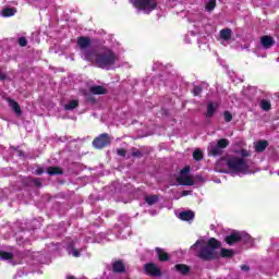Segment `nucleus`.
<instances>
[{"mask_svg": "<svg viewBox=\"0 0 279 279\" xmlns=\"http://www.w3.org/2000/svg\"><path fill=\"white\" fill-rule=\"evenodd\" d=\"M144 270L148 276H155L158 277L160 276V268H158V266H156V264H146L144 266Z\"/></svg>", "mask_w": 279, "mask_h": 279, "instance_id": "11", "label": "nucleus"}, {"mask_svg": "<svg viewBox=\"0 0 279 279\" xmlns=\"http://www.w3.org/2000/svg\"><path fill=\"white\" fill-rule=\"evenodd\" d=\"M179 219H181V221H193V219H195V213L187 210V211H181L178 215Z\"/></svg>", "mask_w": 279, "mask_h": 279, "instance_id": "13", "label": "nucleus"}, {"mask_svg": "<svg viewBox=\"0 0 279 279\" xmlns=\"http://www.w3.org/2000/svg\"><path fill=\"white\" fill-rule=\"evenodd\" d=\"M269 144L267 143V141H259L255 144V150L260 153V151H265V149H267V146Z\"/></svg>", "mask_w": 279, "mask_h": 279, "instance_id": "17", "label": "nucleus"}, {"mask_svg": "<svg viewBox=\"0 0 279 279\" xmlns=\"http://www.w3.org/2000/svg\"><path fill=\"white\" fill-rule=\"evenodd\" d=\"M118 156H125V149L120 148L117 150Z\"/></svg>", "mask_w": 279, "mask_h": 279, "instance_id": "34", "label": "nucleus"}, {"mask_svg": "<svg viewBox=\"0 0 279 279\" xmlns=\"http://www.w3.org/2000/svg\"><path fill=\"white\" fill-rule=\"evenodd\" d=\"M47 173L49 175H60V173H62V170L60 168L50 167L47 169Z\"/></svg>", "mask_w": 279, "mask_h": 279, "instance_id": "26", "label": "nucleus"}, {"mask_svg": "<svg viewBox=\"0 0 279 279\" xmlns=\"http://www.w3.org/2000/svg\"><path fill=\"white\" fill-rule=\"evenodd\" d=\"M175 269H177V271H179L180 274H183V275H186V274H189V271H191L189 266H186L184 264L175 265Z\"/></svg>", "mask_w": 279, "mask_h": 279, "instance_id": "23", "label": "nucleus"}, {"mask_svg": "<svg viewBox=\"0 0 279 279\" xmlns=\"http://www.w3.org/2000/svg\"><path fill=\"white\" fill-rule=\"evenodd\" d=\"M230 145L227 138L219 140L218 143L211 142L207 148L209 156H221L226 147Z\"/></svg>", "mask_w": 279, "mask_h": 279, "instance_id": "6", "label": "nucleus"}, {"mask_svg": "<svg viewBox=\"0 0 279 279\" xmlns=\"http://www.w3.org/2000/svg\"><path fill=\"white\" fill-rule=\"evenodd\" d=\"M252 236L245 232H233L230 235H228L225 241L228 245H235V243H239V241H243L244 243H247Z\"/></svg>", "mask_w": 279, "mask_h": 279, "instance_id": "7", "label": "nucleus"}, {"mask_svg": "<svg viewBox=\"0 0 279 279\" xmlns=\"http://www.w3.org/2000/svg\"><path fill=\"white\" fill-rule=\"evenodd\" d=\"M110 143H111L110 135H108V133H102L94 140L93 146L96 149H104V147H108Z\"/></svg>", "mask_w": 279, "mask_h": 279, "instance_id": "9", "label": "nucleus"}, {"mask_svg": "<svg viewBox=\"0 0 279 279\" xmlns=\"http://www.w3.org/2000/svg\"><path fill=\"white\" fill-rule=\"evenodd\" d=\"M260 44H262V47H264V49H271V47L276 45V41L271 36L266 35L260 38Z\"/></svg>", "mask_w": 279, "mask_h": 279, "instance_id": "12", "label": "nucleus"}, {"mask_svg": "<svg viewBox=\"0 0 279 279\" xmlns=\"http://www.w3.org/2000/svg\"><path fill=\"white\" fill-rule=\"evenodd\" d=\"M216 5H217L216 0H209L206 4L207 12H213V10H215Z\"/></svg>", "mask_w": 279, "mask_h": 279, "instance_id": "27", "label": "nucleus"}, {"mask_svg": "<svg viewBox=\"0 0 279 279\" xmlns=\"http://www.w3.org/2000/svg\"><path fill=\"white\" fill-rule=\"evenodd\" d=\"M19 45L20 47H27V39H25V37H21L19 39Z\"/></svg>", "mask_w": 279, "mask_h": 279, "instance_id": "33", "label": "nucleus"}, {"mask_svg": "<svg viewBox=\"0 0 279 279\" xmlns=\"http://www.w3.org/2000/svg\"><path fill=\"white\" fill-rule=\"evenodd\" d=\"M219 108V105L217 102H209L207 105V113L206 117L208 119H210V117H213L215 114V112L217 111V109Z\"/></svg>", "mask_w": 279, "mask_h": 279, "instance_id": "14", "label": "nucleus"}, {"mask_svg": "<svg viewBox=\"0 0 279 279\" xmlns=\"http://www.w3.org/2000/svg\"><path fill=\"white\" fill-rule=\"evenodd\" d=\"M36 185H37V186H40V184H39L38 182H36Z\"/></svg>", "mask_w": 279, "mask_h": 279, "instance_id": "41", "label": "nucleus"}, {"mask_svg": "<svg viewBox=\"0 0 279 279\" xmlns=\"http://www.w3.org/2000/svg\"><path fill=\"white\" fill-rule=\"evenodd\" d=\"M77 45L82 51L83 60L93 62L95 60V49H88L90 47V39L88 37H78Z\"/></svg>", "mask_w": 279, "mask_h": 279, "instance_id": "4", "label": "nucleus"}, {"mask_svg": "<svg viewBox=\"0 0 279 279\" xmlns=\"http://www.w3.org/2000/svg\"><path fill=\"white\" fill-rule=\"evenodd\" d=\"M191 171V168L185 167L181 170L180 175L177 178L179 184L182 186H193L195 182H193V179L189 175Z\"/></svg>", "mask_w": 279, "mask_h": 279, "instance_id": "8", "label": "nucleus"}, {"mask_svg": "<svg viewBox=\"0 0 279 279\" xmlns=\"http://www.w3.org/2000/svg\"><path fill=\"white\" fill-rule=\"evenodd\" d=\"M225 121L227 123H230V121H232V113H230V111L225 112Z\"/></svg>", "mask_w": 279, "mask_h": 279, "instance_id": "32", "label": "nucleus"}, {"mask_svg": "<svg viewBox=\"0 0 279 279\" xmlns=\"http://www.w3.org/2000/svg\"><path fill=\"white\" fill-rule=\"evenodd\" d=\"M130 2L138 12H144V14H150L158 8V0H130Z\"/></svg>", "mask_w": 279, "mask_h": 279, "instance_id": "5", "label": "nucleus"}, {"mask_svg": "<svg viewBox=\"0 0 279 279\" xmlns=\"http://www.w3.org/2000/svg\"><path fill=\"white\" fill-rule=\"evenodd\" d=\"M226 165L228 172L232 175H250L254 173L252 162L236 156L227 157L218 162L219 166Z\"/></svg>", "mask_w": 279, "mask_h": 279, "instance_id": "1", "label": "nucleus"}, {"mask_svg": "<svg viewBox=\"0 0 279 279\" xmlns=\"http://www.w3.org/2000/svg\"><path fill=\"white\" fill-rule=\"evenodd\" d=\"M201 243H204L203 241H196V243L191 247V250H195V247H197V245H199Z\"/></svg>", "mask_w": 279, "mask_h": 279, "instance_id": "35", "label": "nucleus"}, {"mask_svg": "<svg viewBox=\"0 0 279 279\" xmlns=\"http://www.w3.org/2000/svg\"><path fill=\"white\" fill-rule=\"evenodd\" d=\"M241 269H243L244 271H247V269H250L247 266H242Z\"/></svg>", "mask_w": 279, "mask_h": 279, "instance_id": "38", "label": "nucleus"}, {"mask_svg": "<svg viewBox=\"0 0 279 279\" xmlns=\"http://www.w3.org/2000/svg\"><path fill=\"white\" fill-rule=\"evenodd\" d=\"M76 106H78L77 100H71L65 105V110H75Z\"/></svg>", "mask_w": 279, "mask_h": 279, "instance_id": "29", "label": "nucleus"}, {"mask_svg": "<svg viewBox=\"0 0 279 279\" xmlns=\"http://www.w3.org/2000/svg\"><path fill=\"white\" fill-rule=\"evenodd\" d=\"M260 108L265 112H268V110H271V102L269 100L264 99V100L260 101Z\"/></svg>", "mask_w": 279, "mask_h": 279, "instance_id": "25", "label": "nucleus"}, {"mask_svg": "<svg viewBox=\"0 0 279 279\" xmlns=\"http://www.w3.org/2000/svg\"><path fill=\"white\" fill-rule=\"evenodd\" d=\"M145 202L148 204V206H154L158 202V195H149L145 196Z\"/></svg>", "mask_w": 279, "mask_h": 279, "instance_id": "24", "label": "nucleus"}, {"mask_svg": "<svg viewBox=\"0 0 279 279\" xmlns=\"http://www.w3.org/2000/svg\"><path fill=\"white\" fill-rule=\"evenodd\" d=\"M156 252H157L159 260H161V262L169 260V254H167V252L162 251V248L157 247Z\"/></svg>", "mask_w": 279, "mask_h": 279, "instance_id": "18", "label": "nucleus"}, {"mask_svg": "<svg viewBox=\"0 0 279 279\" xmlns=\"http://www.w3.org/2000/svg\"><path fill=\"white\" fill-rule=\"evenodd\" d=\"M186 195H191V192H189V191H183V192L181 193V196H182V197H186Z\"/></svg>", "mask_w": 279, "mask_h": 279, "instance_id": "37", "label": "nucleus"}, {"mask_svg": "<svg viewBox=\"0 0 279 279\" xmlns=\"http://www.w3.org/2000/svg\"><path fill=\"white\" fill-rule=\"evenodd\" d=\"M90 93L93 95H106V88L102 86H93L90 87Z\"/></svg>", "mask_w": 279, "mask_h": 279, "instance_id": "19", "label": "nucleus"}, {"mask_svg": "<svg viewBox=\"0 0 279 279\" xmlns=\"http://www.w3.org/2000/svg\"><path fill=\"white\" fill-rule=\"evenodd\" d=\"M243 156H247V154H243Z\"/></svg>", "mask_w": 279, "mask_h": 279, "instance_id": "42", "label": "nucleus"}, {"mask_svg": "<svg viewBox=\"0 0 279 279\" xmlns=\"http://www.w3.org/2000/svg\"><path fill=\"white\" fill-rule=\"evenodd\" d=\"M193 158L194 160H202L204 158V153H202L199 149H196L193 153Z\"/></svg>", "mask_w": 279, "mask_h": 279, "instance_id": "30", "label": "nucleus"}, {"mask_svg": "<svg viewBox=\"0 0 279 279\" xmlns=\"http://www.w3.org/2000/svg\"><path fill=\"white\" fill-rule=\"evenodd\" d=\"M68 254L74 256L75 258H80V252H84V248L77 250V241H72L68 244Z\"/></svg>", "mask_w": 279, "mask_h": 279, "instance_id": "10", "label": "nucleus"}, {"mask_svg": "<svg viewBox=\"0 0 279 279\" xmlns=\"http://www.w3.org/2000/svg\"><path fill=\"white\" fill-rule=\"evenodd\" d=\"M14 255L12 253L0 251V258L2 260H10Z\"/></svg>", "mask_w": 279, "mask_h": 279, "instance_id": "28", "label": "nucleus"}, {"mask_svg": "<svg viewBox=\"0 0 279 279\" xmlns=\"http://www.w3.org/2000/svg\"><path fill=\"white\" fill-rule=\"evenodd\" d=\"M9 106L10 108H12V110L15 112V114H17V117H21L22 111H21V106H19V102L9 99Z\"/></svg>", "mask_w": 279, "mask_h": 279, "instance_id": "16", "label": "nucleus"}, {"mask_svg": "<svg viewBox=\"0 0 279 279\" xmlns=\"http://www.w3.org/2000/svg\"><path fill=\"white\" fill-rule=\"evenodd\" d=\"M220 38L221 40H230V38H232V29L230 28H225L220 31Z\"/></svg>", "mask_w": 279, "mask_h": 279, "instance_id": "15", "label": "nucleus"}, {"mask_svg": "<svg viewBox=\"0 0 279 279\" xmlns=\"http://www.w3.org/2000/svg\"><path fill=\"white\" fill-rule=\"evenodd\" d=\"M221 244L217 239L211 238L209 239L207 245L202 246L197 256L198 258H202V260H213V258H217V252L216 250H219Z\"/></svg>", "mask_w": 279, "mask_h": 279, "instance_id": "3", "label": "nucleus"}, {"mask_svg": "<svg viewBox=\"0 0 279 279\" xmlns=\"http://www.w3.org/2000/svg\"><path fill=\"white\" fill-rule=\"evenodd\" d=\"M113 271H116V274H123L125 266L121 262H116L113 263Z\"/></svg>", "mask_w": 279, "mask_h": 279, "instance_id": "20", "label": "nucleus"}, {"mask_svg": "<svg viewBox=\"0 0 279 279\" xmlns=\"http://www.w3.org/2000/svg\"><path fill=\"white\" fill-rule=\"evenodd\" d=\"M68 279H75V277H68Z\"/></svg>", "mask_w": 279, "mask_h": 279, "instance_id": "40", "label": "nucleus"}, {"mask_svg": "<svg viewBox=\"0 0 279 279\" xmlns=\"http://www.w3.org/2000/svg\"><path fill=\"white\" fill-rule=\"evenodd\" d=\"M43 169H37V170H35V173H36V175H43Z\"/></svg>", "mask_w": 279, "mask_h": 279, "instance_id": "36", "label": "nucleus"}, {"mask_svg": "<svg viewBox=\"0 0 279 279\" xmlns=\"http://www.w3.org/2000/svg\"><path fill=\"white\" fill-rule=\"evenodd\" d=\"M220 255L222 256V258H232V256H234V251L228 250V248H221Z\"/></svg>", "mask_w": 279, "mask_h": 279, "instance_id": "22", "label": "nucleus"}, {"mask_svg": "<svg viewBox=\"0 0 279 279\" xmlns=\"http://www.w3.org/2000/svg\"><path fill=\"white\" fill-rule=\"evenodd\" d=\"M193 95L194 97H197L198 95H202V87L201 86H195L193 89Z\"/></svg>", "mask_w": 279, "mask_h": 279, "instance_id": "31", "label": "nucleus"}, {"mask_svg": "<svg viewBox=\"0 0 279 279\" xmlns=\"http://www.w3.org/2000/svg\"><path fill=\"white\" fill-rule=\"evenodd\" d=\"M119 57L110 48H100L94 51V60L99 69H112Z\"/></svg>", "mask_w": 279, "mask_h": 279, "instance_id": "2", "label": "nucleus"}, {"mask_svg": "<svg viewBox=\"0 0 279 279\" xmlns=\"http://www.w3.org/2000/svg\"><path fill=\"white\" fill-rule=\"evenodd\" d=\"M1 14L4 17L14 16V14H16V9H14V8H4L2 10Z\"/></svg>", "mask_w": 279, "mask_h": 279, "instance_id": "21", "label": "nucleus"}, {"mask_svg": "<svg viewBox=\"0 0 279 279\" xmlns=\"http://www.w3.org/2000/svg\"><path fill=\"white\" fill-rule=\"evenodd\" d=\"M185 43H191V39H189V37H185Z\"/></svg>", "mask_w": 279, "mask_h": 279, "instance_id": "39", "label": "nucleus"}]
</instances>
